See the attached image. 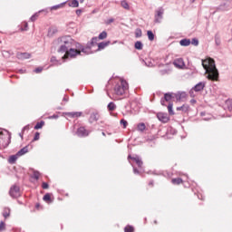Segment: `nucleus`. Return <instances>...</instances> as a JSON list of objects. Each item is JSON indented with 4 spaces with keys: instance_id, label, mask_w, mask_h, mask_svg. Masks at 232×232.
Here are the masks:
<instances>
[{
    "instance_id": "obj_56",
    "label": "nucleus",
    "mask_w": 232,
    "mask_h": 232,
    "mask_svg": "<svg viewBox=\"0 0 232 232\" xmlns=\"http://www.w3.org/2000/svg\"><path fill=\"white\" fill-rule=\"evenodd\" d=\"M3 136H5V131L0 130V139H5V138H3Z\"/></svg>"
},
{
    "instance_id": "obj_35",
    "label": "nucleus",
    "mask_w": 232,
    "mask_h": 232,
    "mask_svg": "<svg viewBox=\"0 0 232 232\" xmlns=\"http://www.w3.org/2000/svg\"><path fill=\"white\" fill-rule=\"evenodd\" d=\"M39 14H41V11H39L38 13H35L34 14H33L31 16V21L34 22V21H36L37 20V17H39Z\"/></svg>"
},
{
    "instance_id": "obj_32",
    "label": "nucleus",
    "mask_w": 232,
    "mask_h": 232,
    "mask_svg": "<svg viewBox=\"0 0 232 232\" xmlns=\"http://www.w3.org/2000/svg\"><path fill=\"white\" fill-rule=\"evenodd\" d=\"M144 130H146V124L144 123H140L138 124V131H144Z\"/></svg>"
},
{
    "instance_id": "obj_2",
    "label": "nucleus",
    "mask_w": 232,
    "mask_h": 232,
    "mask_svg": "<svg viewBox=\"0 0 232 232\" xmlns=\"http://www.w3.org/2000/svg\"><path fill=\"white\" fill-rule=\"evenodd\" d=\"M202 66L208 73L207 79H208V81H218V70L213 59L202 60Z\"/></svg>"
},
{
    "instance_id": "obj_12",
    "label": "nucleus",
    "mask_w": 232,
    "mask_h": 232,
    "mask_svg": "<svg viewBox=\"0 0 232 232\" xmlns=\"http://www.w3.org/2000/svg\"><path fill=\"white\" fill-rule=\"evenodd\" d=\"M17 59H30V57H32V54H30L29 53H17L16 54Z\"/></svg>"
},
{
    "instance_id": "obj_26",
    "label": "nucleus",
    "mask_w": 232,
    "mask_h": 232,
    "mask_svg": "<svg viewBox=\"0 0 232 232\" xmlns=\"http://www.w3.org/2000/svg\"><path fill=\"white\" fill-rule=\"evenodd\" d=\"M148 39L149 41H154L155 39V34H153L152 31H148L147 32Z\"/></svg>"
},
{
    "instance_id": "obj_22",
    "label": "nucleus",
    "mask_w": 232,
    "mask_h": 232,
    "mask_svg": "<svg viewBox=\"0 0 232 232\" xmlns=\"http://www.w3.org/2000/svg\"><path fill=\"white\" fill-rule=\"evenodd\" d=\"M188 110H189V106L188 105H182L179 107H177V111H188Z\"/></svg>"
},
{
    "instance_id": "obj_15",
    "label": "nucleus",
    "mask_w": 232,
    "mask_h": 232,
    "mask_svg": "<svg viewBox=\"0 0 232 232\" xmlns=\"http://www.w3.org/2000/svg\"><path fill=\"white\" fill-rule=\"evenodd\" d=\"M25 153H28V146L21 149L16 154L18 155V157H23V155H25Z\"/></svg>"
},
{
    "instance_id": "obj_45",
    "label": "nucleus",
    "mask_w": 232,
    "mask_h": 232,
    "mask_svg": "<svg viewBox=\"0 0 232 232\" xmlns=\"http://www.w3.org/2000/svg\"><path fill=\"white\" fill-rule=\"evenodd\" d=\"M75 115V119H79V117H84V115H82V111H76L74 112Z\"/></svg>"
},
{
    "instance_id": "obj_48",
    "label": "nucleus",
    "mask_w": 232,
    "mask_h": 232,
    "mask_svg": "<svg viewBox=\"0 0 232 232\" xmlns=\"http://www.w3.org/2000/svg\"><path fill=\"white\" fill-rule=\"evenodd\" d=\"M40 136H41V134L39 132H35L34 140H39Z\"/></svg>"
},
{
    "instance_id": "obj_55",
    "label": "nucleus",
    "mask_w": 232,
    "mask_h": 232,
    "mask_svg": "<svg viewBox=\"0 0 232 232\" xmlns=\"http://www.w3.org/2000/svg\"><path fill=\"white\" fill-rule=\"evenodd\" d=\"M55 61H57V58L55 56H53L51 58V63H55Z\"/></svg>"
},
{
    "instance_id": "obj_62",
    "label": "nucleus",
    "mask_w": 232,
    "mask_h": 232,
    "mask_svg": "<svg viewBox=\"0 0 232 232\" xmlns=\"http://www.w3.org/2000/svg\"><path fill=\"white\" fill-rule=\"evenodd\" d=\"M149 186H153V181H150Z\"/></svg>"
},
{
    "instance_id": "obj_6",
    "label": "nucleus",
    "mask_w": 232,
    "mask_h": 232,
    "mask_svg": "<svg viewBox=\"0 0 232 232\" xmlns=\"http://www.w3.org/2000/svg\"><path fill=\"white\" fill-rule=\"evenodd\" d=\"M164 15V8L160 7L155 11L154 23H161Z\"/></svg>"
},
{
    "instance_id": "obj_46",
    "label": "nucleus",
    "mask_w": 232,
    "mask_h": 232,
    "mask_svg": "<svg viewBox=\"0 0 232 232\" xmlns=\"http://www.w3.org/2000/svg\"><path fill=\"white\" fill-rule=\"evenodd\" d=\"M65 115L71 117V119H75V112H66Z\"/></svg>"
},
{
    "instance_id": "obj_58",
    "label": "nucleus",
    "mask_w": 232,
    "mask_h": 232,
    "mask_svg": "<svg viewBox=\"0 0 232 232\" xmlns=\"http://www.w3.org/2000/svg\"><path fill=\"white\" fill-rule=\"evenodd\" d=\"M51 119H59V116L58 115H53V116H51Z\"/></svg>"
},
{
    "instance_id": "obj_10",
    "label": "nucleus",
    "mask_w": 232,
    "mask_h": 232,
    "mask_svg": "<svg viewBox=\"0 0 232 232\" xmlns=\"http://www.w3.org/2000/svg\"><path fill=\"white\" fill-rule=\"evenodd\" d=\"M174 66H176V68H184L186 66V63H184V59L182 58H177L174 60L173 62Z\"/></svg>"
},
{
    "instance_id": "obj_25",
    "label": "nucleus",
    "mask_w": 232,
    "mask_h": 232,
    "mask_svg": "<svg viewBox=\"0 0 232 232\" xmlns=\"http://www.w3.org/2000/svg\"><path fill=\"white\" fill-rule=\"evenodd\" d=\"M143 46L144 45L142 44V42H140V41L136 42L135 44H134V48L136 50H142Z\"/></svg>"
},
{
    "instance_id": "obj_50",
    "label": "nucleus",
    "mask_w": 232,
    "mask_h": 232,
    "mask_svg": "<svg viewBox=\"0 0 232 232\" xmlns=\"http://www.w3.org/2000/svg\"><path fill=\"white\" fill-rule=\"evenodd\" d=\"M42 188H43V189H48V188H49L48 183H46V182H43V184H42Z\"/></svg>"
},
{
    "instance_id": "obj_28",
    "label": "nucleus",
    "mask_w": 232,
    "mask_h": 232,
    "mask_svg": "<svg viewBox=\"0 0 232 232\" xmlns=\"http://www.w3.org/2000/svg\"><path fill=\"white\" fill-rule=\"evenodd\" d=\"M43 126H44V121H41L37 122L36 125L34 126V130H41Z\"/></svg>"
},
{
    "instance_id": "obj_40",
    "label": "nucleus",
    "mask_w": 232,
    "mask_h": 232,
    "mask_svg": "<svg viewBox=\"0 0 232 232\" xmlns=\"http://www.w3.org/2000/svg\"><path fill=\"white\" fill-rule=\"evenodd\" d=\"M6 229V224L4 221L0 222V231H5Z\"/></svg>"
},
{
    "instance_id": "obj_8",
    "label": "nucleus",
    "mask_w": 232,
    "mask_h": 232,
    "mask_svg": "<svg viewBox=\"0 0 232 232\" xmlns=\"http://www.w3.org/2000/svg\"><path fill=\"white\" fill-rule=\"evenodd\" d=\"M99 119H101V114H99V111H93L91 113L88 121L90 124H93V122H97Z\"/></svg>"
},
{
    "instance_id": "obj_17",
    "label": "nucleus",
    "mask_w": 232,
    "mask_h": 232,
    "mask_svg": "<svg viewBox=\"0 0 232 232\" xmlns=\"http://www.w3.org/2000/svg\"><path fill=\"white\" fill-rule=\"evenodd\" d=\"M175 97L176 101H182V99H186V92H178Z\"/></svg>"
},
{
    "instance_id": "obj_64",
    "label": "nucleus",
    "mask_w": 232,
    "mask_h": 232,
    "mask_svg": "<svg viewBox=\"0 0 232 232\" xmlns=\"http://www.w3.org/2000/svg\"><path fill=\"white\" fill-rule=\"evenodd\" d=\"M5 53H8V52L7 51H4L3 52V55H5Z\"/></svg>"
},
{
    "instance_id": "obj_31",
    "label": "nucleus",
    "mask_w": 232,
    "mask_h": 232,
    "mask_svg": "<svg viewBox=\"0 0 232 232\" xmlns=\"http://www.w3.org/2000/svg\"><path fill=\"white\" fill-rule=\"evenodd\" d=\"M172 95H171V93H169V92H167V93H165L164 94V98L163 99H165V101L167 102H169V101L172 99Z\"/></svg>"
},
{
    "instance_id": "obj_7",
    "label": "nucleus",
    "mask_w": 232,
    "mask_h": 232,
    "mask_svg": "<svg viewBox=\"0 0 232 232\" xmlns=\"http://www.w3.org/2000/svg\"><path fill=\"white\" fill-rule=\"evenodd\" d=\"M157 118L160 122H163L164 124L169 121V116H168V113L165 112H158Z\"/></svg>"
},
{
    "instance_id": "obj_1",
    "label": "nucleus",
    "mask_w": 232,
    "mask_h": 232,
    "mask_svg": "<svg viewBox=\"0 0 232 232\" xmlns=\"http://www.w3.org/2000/svg\"><path fill=\"white\" fill-rule=\"evenodd\" d=\"M53 44L55 46H60L58 49L59 53H65L63 59H68V57L74 59V57H77V55H81V53H84V55L93 53L90 46L84 47L79 44L78 46H76L78 49H74L73 46H75V41L72 39V36H62L55 40Z\"/></svg>"
},
{
    "instance_id": "obj_37",
    "label": "nucleus",
    "mask_w": 232,
    "mask_h": 232,
    "mask_svg": "<svg viewBox=\"0 0 232 232\" xmlns=\"http://www.w3.org/2000/svg\"><path fill=\"white\" fill-rule=\"evenodd\" d=\"M133 231H135V228H133V227L131 226H127L124 228V232H133Z\"/></svg>"
},
{
    "instance_id": "obj_24",
    "label": "nucleus",
    "mask_w": 232,
    "mask_h": 232,
    "mask_svg": "<svg viewBox=\"0 0 232 232\" xmlns=\"http://www.w3.org/2000/svg\"><path fill=\"white\" fill-rule=\"evenodd\" d=\"M97 41H99V38L97 37L92 38L90 44H88L87 46H90V48H92V46H96Z\"/></svg>"
},
{
    "instance_id": "obj_61",
    "label": "nucleus",
    "mask_w": 232,
    "mask_h": 232,
    "mask_svg": "<svg viewBox=\"0 0 232 232\" xmlns=\"http://www.w3.org/2000/svg\"><path fill=\"white\" fill-rule=\"evenodd\" d=\"M63 101H64L65 102H68V97H63Z\"/></svg>"
},
{
    "instance_id": "obj_27",
    "label": "nucleus",
    "mask_w": 232,
    "mask_h": 232,
    "mask_svg": "<svg viewBox=\"0 0 232 232\" xmlns=\"http://www.w3.org/2000/svg\"><path fill=\"white\" fill-rule=\"evenodd\" d=\"M121 5L125 10H130V4H128V2H126V0L121 1Z\"/></svg>"
},
{
    "instance_id": "obj_63",
    "label": "nucleus",
    "mask_w": 232,
    "mask_h": 232,
    "mask_svg": "<svg viewBox=\"0 0 232 232\" xmlns=\"http://www.w3.org/2000/svg\"><path fill=\"white\" fill-rule=\"evenodd\" d=\"M200 115L201 117H204V115H206V112H201Z\"/></svg>"
},
{
    "instance_id": "obj_44",
    "label": "nucleus",
    "mask_w": 232,
    "mask_h": 232,
    "mask_svg": "<svg viewBox=\"0 0 232 232\" xmlns=\"http://www.w3.org/2000/svg\"><path fill=\"white\" fill-rule=\"evenodd\" d=\"M3 217H4L5 218H8V217H10V210H5V211L3 212Z\"/></svg>"
},
{
    "instance_id": "obj_4",
    "label": "nucleus",
    "mask_w": 232,
    "mask_h": 232,
    "mask_svg": "<svg viewBox=\"0 0 232 232\" xmlns=\"http://www.w3.org/2000/svg\"><path fill=\"white\" fill-rule=\"evenodd\" d=\"M128 159L129 160L130 159L131 160H134V162H136L138 168L140 169V170H139L137 168L133 167L134 175H140V173H142V164H143L142 160L140 159V157H139L137 155L131 157V155H129Z\"/></svg>"
},
{
    "instance_id": "obj_18",
    "label": "nucleus",
    "mask_w": 232,
    "mask_h": 232,
    "mask_svg": "<svg viewBox=\"0 0 232 232\" xmlns=\"http://www.w3.org/2000/svg\"><path fill=\"white\" fill-rule=\"evenodd\" d=\"M69 6L72 8H79V1L77 0H72L68 3Z\"/></svg>"
},
{
    "instance_id": "obj_38",
    "label": "nucleus",
    "mask_w": 232,
    "mask_h": 232,
    "mask_svg": "<svg viewBox=\"0 0 232 232\" xmlns=\"http://www.w3.org/2000/svg\"><path fill=\"white\" fill-rule=\"evenodd\" d=\"M224 6H226V4L221 5L218 7H217V11L218 12H224V11L227 10V8H224Z\"/></svg>"
},
{
    "instance_id": "obj_42",
    "label": "nucleus",
    "mask_w": 232,
    "mask_h": 232,
    "mask_svg": "<svg viewBox=\"0 0 232 232\" xmlns=\"http://www.w3.org/2000/svg\"><path fill=\"white\" fill-rule=\"evenodd\" d=\"M215 44L217 46H220V37L218 35L215 36Z\"/></svg>"
},
{
    "instance_id": "obj_21",
    "label": "nucleus",
    "mask_w": 232,
    "mask_h": 232,
    "mask_svg": "<svg viewBox=\"0 0 232 232\" xmlns=\"http://www.w3.org/2000/svg\"><path fill=\"white\" fill-rule=\"evenodd\" d=\"M225 106L228 110V111H232V100H227L225 102Z\"/></svg>"
},
{
    "instance_id": "obj_36",
    "label": "nucleus",
    "mask_w": 232,
    "mask_h": 232,
    "mask_svg": "<svg viewBox=\"0 0 232 232\" xmlns=\"http://www.w3.org/2000/svg\"><path fill=\"white\" fill-rule=\"evenodd\" d=\"M63 6H64V4H59V5L52 6L51 10H59V8H63Z\"/></svg>"
},
{
    "instance_id": "obj_3",
    "label": "nucleus",
    "mask_w": 232,
    "mask_h": 232,
    "mask_svg": "<svg viewBox=\"0 0 232 232\" xmlns=\"http://www.w3.org/2000/svg\"><path fill=\"white\" fill-rule=\"evenodd\" d=\"M129 88L130 86L128 85V82L121 80L115 85L114 93H116V95H124V93L128 92Z\"/></svg>"
},
{
    "instance_id": "obj_47",
    "label": "nucleus",
    "mask_w": 232,
    "mask_h": 232,
    "mask_svg": "<svg viewBox=\"0 0 232 232\" xmlns=\"http://www.w3.org/2000/svg\"><path fill=\"white\" fill-rule=\"evenodd\" d=\"M22 32H26L28 31V23L24 24V27L21 28Z\"/></svg>"
},
{
    "instance_id": "obj_60",
    "label": "nucleus",
    "mask_w": 232,
    "mask_h": 232,
    "mask_svg": "<svg viewBox=\"0 0 232 232\" xmlns=\"http://www.w3.org/2000/svg\"><path fill=\"white\" fill-rule=\"evenodd\" d=\"M84 113H85V115H90V110H86V111H84Z\"/></svg>"
},
{
    "instance_id": "obj_34",
    "label": "nucleus",
    "mask_w": 232,
    "mask_h": 232,
    "mask_svg": "<svg viewBox=\"0 0 232 232\" xmlns=\"http://www.w3.org/2000/svg\"><path fill=\"white\" fill-rule=\"evenodd\" d=\"M145 66H148L149 68H151V66H153V63H151V61H150L149 59H146L143 61Z\"/></svg>"
},
{
    "instance_id": "obj_20",
    "label": "nucleus",
    "mask_w": 232,
    "mask_h": 232,
    "mask_svg": "<svg viewBox=\"0 0 232 232\" xmlns=\"http://www.w3.org/2000/svg\"><path fill=\"white\" fill-rule=\"evenodd\" d=\"M107 108H108L109 111H115V110H117V105H115V103L113 102H111L107 105Z\"/></svg>"
},
{
    "instance_id": "obj_57",
    "label": "nucleus",
    "mask_w": 232,
    "mask_h": 232,
    "mask_svg": "<svg viewBox=\"0 0 232 232\" xmlns=\"http://www.w3.org/2000/svg\"><path fill=\"white\" fill-rule=\"evenodd\" d=\"M80 14H82V10L77 9V10H76V14L79 15Z\"/></svg>"
},
{
    "instance_id": "obj_39",
    "label": "nucleus",
    "mask_w": 232,
    "mask_h": 232,
    "mask_svg": "<svg viewBox=\"0 0 232 232\" xmlns=\"http://www.w3.org/2000/svg\"><path fill=\"white\" fill-rule=\"evenodd\" d=\"M40 173L39 171H34L33 173V179H35V180H39V177H40Z\"/></svg>"
},
{
    "instance_id": "obj_33",
    "label": "nucleus",
    "mask_w": 232,
    "mask_h": 232,
    "mask_svg": "<svg viewBox=\"0 0 232 232\" xmlns=\"http://www.w3.org/2000/svg\"><path fill=\"white\" fill-rule=\"evenodd\" d=\"M172 184H182V179L176 178L171 179Z\"/></svg>"
},
{
    "instance_id": "obj_11",
    "label": "nucleus",
    "mask_w": 232,
    "mask_h": 232,
    "mask_svg": "<svg viewBox=\"0 0 232 232\" xmlns=\"http://www.w3.org/2000/svg\"><path fill=\"white\" fill-rule=\"evenodd\" d=\"M204 88H206V82H199L198 83H197L194 87L193 90L195 92H202V90H204Z\"/></svg>"
},
{
    "instance_id": "obj_9",
    "label": "nucleus",
    "mask_w": 232,
    "mask_h": 232,
    "mask_svg": "<svg viewBox=\"0 0 232 232\" xmlns=\"http://www.w3.org/2000/svg\"><path fill=\"white\" fill-rule=\"evenodd\" d=\"M76 135L78 137H88V135H90V130H86L84 127H80L76 131Z\"/></svg>"
},
{
    "instance_id": "obj_53",
    "label": "nucleus",
    "mask_w": 232,
    "mask_h": 232,
    "mask_svg": "<svg viewBox=\"0 0 232 232\" xmlns=\"http://www.w3.org/2000/svg\"><path fill=\"white\" fill-rule=\"evenodd\" d=\"M160 75H166V73H168V70H160Z\"/></svg>"
},
{
    "instance_id": "obj_19",
    "label": "nucleus",
    "mask_w": 232,
    "mask_h": 232,
    "mask_svg": "<svg viewBox=\"0 0 232 232\" xmlns=\"http://www.w3.org/2000/svg\"><path fill=\"white\" fill-rule=\"evenodd\" d=\"M110 44V41L98 44V50H104Z\"/></svg>"
},
{
    "instance_id": "obj_29",
    "label": "nucleus",
    "mask_w": 232,
    "mask_h": 232,
    "mask_svg": "<svg viewBox=\"0 0 232 232\" xmlns=\"http://www.w3.org/2000/svg\"><path fill=\"white\" fill-rule=\"evenodd\" d=\"M168 111H169V115H175V111H173V103H169Z\"/></svg>"
},
{
    "instance_id": "obj_59",
    "label": "nucleus",
    "mask_w": 232,
    "mask_h": 232,
    "mask_svg": "<svg viewBox=\"0 0 232 232\" xmlns=\"http://www.w3.org/2000/svg\"><path fill=\"white\" fill-rule=\"evenodd\" d=\"M193 92H195V91H194V89L192 88V90H190V92H189V94H190L191 97H193Z\"/></svg>"
},
{
    "instance_id": "obj_51",
    "label": "nucleus",
    "mask_w": 232,
    "mask_h": 232,
    "mask_svg": "<svg viewBox=\"0 0 232 232\" xmlns=\"http://www.w3.org/2000/svg\"><path fill=\"white\" fill-rule=\"evenodd\" d=\"M121 124H122L123 127L126 128V126H128V121L126 120H121Z\"/></svg>"
},
{
    "instance_id": "obj_13",
    "label": "nucleus",
    "mask_w": 232,
    "mask_h": 232,
    "mask_svg": "<svg viewBox=\"0 0 232 232\" xmlns=\"http://www.w3.org/2000/svg\"><path fill=\"white\" fill-rule=\"evenodd\" d=\"M17 159H19V155H17V153L15 155H12L8 159V163L9 164H15V162L17 161Z\"/></svg>"
},
{
    "instance_id": "obj_5",
    "label": "nucleus",
    "mask_w": 232,
    "mask_h": 232,
    "mask_svg": "<svg viewBox=\"0 0 232 232\" xmlns=\"http://www.w3.org/2000/svg\"><path fill=\"white\" fill-rule=\"evenodd\" d=\"M9 195L12 198H19L21 197V188L17 185H14L10 188Z\"/></svg>"
},
{
    "instance_id": "obj_43",
    "label": "nucleus",
    "mask_w": 232,
    "mask_h": 232,
    "mask_svg": "<svg viewBox=\"0 0 232 232\" xmlns=\"http://www.w3.org/2000/svg\"><path fill=\"white\" fill-rule=\"evenodd\" d=\"M190 43H191V44H193L194 46H198V39H197V38H193Z\"/></svg>"
},
{
    "instance_id": "obj_52",
    "label": "nucleus",
    "mask_w": 232,
    "mask_h": 232,
    "mask_svg": "<svg viewBox=\"0 0 232 232\" xmlns=\"http://www.w3.org/2000/svg\"><path fill=\"white\" fill-rule=\"evenodd\" d=\"M115 21V19L113 18H110L105 22V24H111V23H113Z\"/></svg>"
},
{
    "instance_id": "obj_41",
    "label": "nucleus",
    "mask_w": 232,
    "mask_h": 232,
    "mask_svg": "<svg viewBox=\"0 0 232 232\" xmlns=\"http://www.w3.org/2000/svg\"><path fill=\"white\" fill-rule=\"evenodd\" d=\"M135 37H142V31L140 29L136 30Z\"/></svg>"
},
{
    "instance_id": "obj_30",
    "label": "nucleus",
    "mask_w": 232,
    "mask_h": 232,
    "mask_svg": "<svg viewBox=\"0 0 232 232\" xmlns=\"http://www.w3.org/2000/svg\"><path fill=\"white\" fill-rule=\"evenodd\" d=\"M43 199L44 200V202H51V200H52V196L50 195V193H46V194L44 196Z\"/></svg>"
},
{
    "instance_id": "obj_49",
    "label": "nucleus",
    "mask_w": 232,
    "mask_h": 232,
    "mask_svg": "<svg viewBox=\"0 0 232 232\" xmlns=\"http://www.w3.org/2000/svg\"><path fill=\"white\" fill-rule=\"evenodd\" d=\"M41 72H43L42 67H37L36 69H34V73H41Z\"/></svg>"
},
{
    "instance_id": "obj_14",
    "label": "nucleus",
    "mask_w": 232,
    "mask_h": 232,
    "mask_svg": "<svg viewBox=\"0 0 232 232\" xmlns=\"http://www.w3.org/2000/svg\"><path fill=\"white\" fill-rule=\"evenodd\" d=\"M180 46H189L191 44V40L185 38L179 41Z\"/></svg>"
},
{
    "instance_id": "obj_23",
    "label": "nucleus",
    "mask_w": 232,
    "mask_h": 232,
    "mask_svg": "<svg viewBox=\"0 0 232 232\" xmlns=\"http://www.w3.org/2000/svg\"><path fill=\"white\" fill-rule=\"evenodd\" d=\"M106 37H108V33H106V31H102L99 34L98 39H100V41H102V40L106 39Z\"/></svg>"
},
{
    "instance_id": "obj_54",
    "label": "nucleus",
    "mask_w": 232,
    "mask_h": 232,
    "mask_svg": "<svg viewBox=\"0 0 232 232\" xmlns=\"http://www.w3.org/2000/svg\"><path fill=\"white\" fill-rule=\"evenodd\" d=\"M166 101H165V99L164 98H161V100H160V104L162 105V106H166Z\"/></svg>"
},
{
    "instance_id": "obj_16",
    "label": "nucleus",
    "mask_w": 232,
    "mask_h": 232,
    "mask_svg": "<svg viewBox=\"0 0 232 232\" xmlns=\"http://www.w3.org/2000/svg\"><path fill=\"white\" fill-rule=\"evenodd\" d=\"M57 32V28L56 27H50L48 30V37H53V35H55V33Z\"/></svg>"
}]
</instances>
